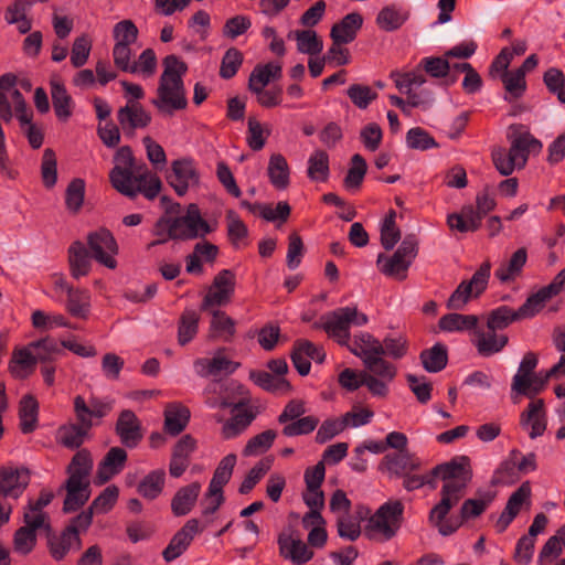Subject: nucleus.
Returning a JSON list of instances; mask_svg holds the SVG:
<instances>
[{"mask_svg":"<svg viewBox=\"0 0 565 565\" xmlns=\"http://www.w3.org/2000/svg\"><path fill=\"white\" fill-rule=\"evenodd\" d=\"M163 72L157 88L158 98L152 100L157 109L172 116L175 110H183L188 106L183 76L188 72V64L174 54L162 60Z\"/></svg>","mask_w":565,"mask_h":565,"instance_id":"obj_1","label":"nucleus"},{"mask_svg":"<svg viewBox=\"0 0 565 565\" xmlns=\"http://www.w3.org/2000/svg\"><path fill=\"white\" fill-rule=\"evenodd\" d=\"M497 202L490 195L489 186L476 195V206L471 204L463 205L458 213H451L447 216V224L451 231L460 233L476 232L481 227L482 218L493 211Z\"/></svg>","mask_w":565,"mask_h":565,"instance_id":"obj_2","label":"nucleus"},{"mask_svg":"<svg viewBox=\"0 0 565 565\" xmlns=\"http://www.w3.org/2000/svg\"><path fill=\"white\" fill-rule=\"evenodd\" d=\"M404 504L401 500H390L382 504L369 519L366 533H379L385 541L393 539L403 522Z\"/></svg>","mask_w":565,"mask_h":565,"instance_id":"obj_3","label":"nucleus"},{"mask_svg":"<svg viewBox=\"0 0 565 565\" xmlns=\"http://www.w3.org/2000/svg\"><path fill=\"white\" fill-rule=\"evenodd\" d=\"M491 264L483 262L470 280H462L447 300L449 310H462L471 298H478L488 287Z\"/></svg>","mask_w":565,"mask_h":565,"instance_id":"obj_4","label":"nucleus"},{"mask_svg":"<svg viewBox=\"0 0 565 565\" xmlns=\"http://www.w3.org/2000/svg\"><path fill=\"white\" fill-rule=\"evenodd\" d=\"M235 286V274L231 269H222L214 276L200 305V310H211L228 305L234 296Z\"/></svg>","mask_w":565,"mask_h":565,"instance_id":"obj_5","label":"nucleus"},{"mask_svg":"<svg viewBox=\"0 0 565 565\" xmlns=\"http://www.w3.org/2000/svg\"><path fill=\"white\" fill-rule=\"evenodd\" d=\"M540 311L534 298L529 296L518 310H513L509 306H500L491 310L488 315L487 328L492 332L503 330L515 321L534 317Z\"/></svg>","mask_w":565,"mask_h":565,"instance_id":"obj_6","label":"nucleus"},{"mask_svg":"<svg viewBox=\"0 0 565 565\" xmlns=\"http://www.w3.org/2000/svg\"><path fill=\"white\" fill-rule=\"evenodd\" d=\"M87 245L92 253V258L96 262L109 269L117 267L115 255L118 254V245L109 230L102 227L89 233L87 235Z\"/></svg>","mask_w":565,"mask_h":565,"instance_id":"obj_7","label":"nucleus"},{"mask_svg":"<svg viewBox=\"0 0 565 565\" xmlns=\"http://www.w3.org/2000/svg\"><path fill=\"white\" fill-rule=\"evenodd\" d=\"M18 77L13 73H6L0 76V118L4 122L9 124L13 118L12 105L9 102L8 93L13 103V108L26 107V100L22 93L15 88Z\"/></svg>","mask_w":565,"mask_h":565,"instance_id":"obj_8","label":"nucleus"},{"mask_svg":"<svg viewBox=\"0 0 565 565\" xmlns=\"http://www.w3.org/2000/svg\"><path fill=\"white\" fill-rule=\"evenodd\" d=\"M115 167L109 172V181L116 191L128 190L126 183L134 181L135 157L129 146L120 147L114 156Z\"/></svg>","mask_w":565,"mask_h":565,"instance_id":"obj_9","label":"nucleus"},{"mask_svg":"<svg viewBox=\"0 0 565 565\" xmlns=\"http://www.w3.org/2000/svg\"><path fill=\"white\" fill-rule=\"evenodd\" d=\"M420 467V459L409 450L386 454L379 465V469L387 472L391 478H401L408 472L419 470Z\"/></svg>","mask_w":565,"mask_h":565,"instance_id":"obj_10","label":"nucleus"},{"mask_svg":"<svg viewBox=\"0 0 565 565\" xmlns=\"http://www.w3.org/2000/svg\"><path fill=\"white\" fill-rule=\"evenodd\" d=\"M117 119L124 134L132 137L136 129L149 126L151 115L139 102L128 100L126 106L118 109Z\"/></svg>","mask_w":565,"mask_h":565,"instance_id":"obj_11","label":"nucleus"},{"mask_svg":"<svg viewBox=\"0 0 565 565\" xmlns=\"http://www.w3.org/2000/svg\"><path fill=\"white\" fill-rule=\"evenodd\" d=\"M203 529L199 526L198 519L188 520L184 525L172 536L168 546L163 550L162 556L166 562H172L182 555L190 546L194 536Z\"/></svg>","mask_w":565,"mask_h":565,"instance_id":"obj_12","label":"nucleus"},{"mask_svg":"<svg viewBox=\"0 0 565 565\" xmlns=\"http://www.w3.org/2000/svg\"><path fill=\"white\" fill-rule=\"evenodd\" d=\"M30 473L26 468H0V494L17 500L28 488Z\"/></svg>","mask_w":565,"mask_h":565,"instance_id":"obj_13","label":"nucleus"},{"mask_svg":"<svg viewBox=\"0 0 565 565\" xmlns=\"http://www.w3.org/2000/svg\"><path fill=\"white\" fill-rule=\"evenodd\" d=\"M115 433L127 448H136L143 438L140 420L130 409L119 413Z\"/></svg>","mask_w":565,"mask_h":565,"instance_id":"obj_14","label":"nucleus"},{"mask_svg":"<svg viewBox=\"0 0 565 565\" xmlns=\"http://www.w3.org/2000/svg\"><path fill=\"white\" fill-rule=\"evenodd\" d=\"M171 169L172 173L167 177V180L179 196L188 192L190 183L199 182V174L189 159L174 160Z\"/></svg>","mask_w":565,"mask_h":565,"instance_id":"obj_15","label":"nucleus"},{"mask_svg":"<svg viewBox=\"0 0 565 565\" xmlns=\"http://www.w3.org/2000/svg\"><path fill=\"white\" fill-rule=\"evenodd\" d=\"M128 455L124 448L111 447L103 460L98 463L95 476V484L103 486L114 476L118 475L125 467Z\"/></svg>","mask_w":565,"mask_h":565,"instance_id":"obj_16","label":"nucleus"},{"mask_svg":"<svg viewBox=\"0 0 565 565\" xmlns=\"http://www.w3.org/2000/svg\"><path fill=\"white\" fill-rule=\"evenodd\" d=\"M277 543L279 555L295 564L307 563L313 557V552L299 537L292 539L291 535L282 532L278 535Z\"/></svg>","mask_w":565,"mask_h":565,"instance_id":"obj_17","label":"nucleus"},{"mask_svg":"<svg viewBox=\"0 0 565 565\" xmlns=\"http://www.w3.org/2000/svg\"><path fill=\"white\" fill-rule=\"evenodd\" d=\"M65 490L66 497L63 502V512L72 513L79 510L90 498V482H78L73 479H66L61 486L60 491Z\"/></svg>","mask_w":565,"mask_h":565,"instance_id":"obj_18","label":"nucleus"},{"mask_svg":"<svg viewBox=\"0 0 565 565\" xmlns=\"http://www.w3.org/2000/svg\"><path fill=\"white\" fill-rule=\"evenodd\" d=\"M323 320V330L332 338H334L339 344L344 345L350 341V321L348 318L347 310L338 308L328 315L321 317Z\"/></svg>","mask_w":565,"mask_h":565,"instance_id":"obj_19","label":"nucleus"},{"mask_svg":"<svg viewBox=\"0 0 565 565\" xmlns=\"http://www.w3.org/2000/svg\"><path fill=\"white\" fill-rule=\"evenodd\" d=\"M211 316L209 339L216 340L221 339L224 342H231L236 333V322L225 311L212 308L207 310Z\"/></svg>","mask_w":565,"mask_h":565,"instance_id":"obj_20","label":"nucleus"},{"mask_svg":"<svg viewBox=\"0 0 565 565\" xmlns=\"http://www.w3.org/2000/svg\"><path fill=\"white\" fill-rule=\"evenodd\" d=\"M47 547L55 561H62L72 548L81 550L82 540L74 533L73 527H65L58 536L49 537Z\"/></svg>","mask_w":565,"mask_h":565,"instance_id":"obj_21","label":"nucleus"},{"mask_svg":"<svg viewBox=\"0 0 565 565\" xmlns=\"http://www.w3.org/2000/svg\"><path fill=\"white\" fill-rule=\"evenodd\" d=\"M125 185L128 190L121 189L118 192L129 199H135L139 193H142L148 200H153L161 190L159 177L151 175L147 181L146 173L137 174L134 177V181H129Z\"/></svg>","mask_w":565,"mask_h":565,"instance_id":"obj_22","label":"nucleus"},{"mask_svg":"<svg viewBox=\"0 0 565 565\" xmlns=\"http://www.w3.org/2000/svg\"><path fill=\"white\" fill-rule=\"evenodd\" d=\"M200 491L201 484L198 481L181 487L171 500L172 514L174 516H183L189 514L198 501Z\"/></svg>","mask_w":565,"mask_h":565,"instance_id":"obj_23","label":"nucleus"},{"mask_svg":"<svg viewBox=\"0 0 565 565\" xmlns=\"http://www.w3.org/2000/svg\"><path fill=\"white\" fill-rule=\"evenodd\" d=\"M67 254L71 276L74 279L87 276L90 271L92 263L85 245L81 241H75L68 247Z\"/></svg>","mask_w":565,"mask_h":565,"instance_id":"obj_24","label":"nucleus"},{"mask_svg":"<svg viewBox=\"0 0 565 565\" xmlns=\"http://www.w3.org/2000/svg\"><path fill=\"white\" fill-rule=\"evenodd\" d=\"M363 25V18L359 12H351L334 23L330 31V38L337 39L345 44L356 39L358 32Z\"/></svg>","mask_w":565,"mask_h":565,"instance_id":"obj_25","label":"nucleus"},{"mask_svg":"<svg viewBox=\"0 0 565 565\" xmlns=\"http://www.w3.org/2000/svg\"><path fill=\"white\" fill-rule=\"evenodd\" d=\"M430 475L443 480L459 479L465 476L472 477L470 458L468 456L455 457L450 461L434 467Z\"/></svg>","mask_w":565,"mask_h":565,"instance_id":"obj_26","label":"nucleus"},{"mask_svg":"<svg viewBox=\"0 0 565 565\" xmlns=\"http://www.w3.org/2000/svg\"><path fill=\"white\" fill-rule=\"evenodd\" d=\"M356 356L364 362L366 358L383 355L384 349L382 343L370 333H360L344 344Z\"/></svg>","mask_w":565,"mask_h":565,"instance_id":"obj_27","label":"nucleus"},{"mask_svg":"<svg viewBox=\"0 0 565 565\" xmlns=\"http://www.w3.org/2000/svg\"><path fill=\"white\" fill-rule=\"evenodd\" d=\"M531 424L530 437L532 439L542 436L546 429V420L544 414V401L536 399L527 405L526 411L521 415V425Z\"/></svg>","mask_w":565,"mask_h":565,"instance_id":"obj_28","label":"nucleus"},{"mask_svg":"<svg viewBox=\"0 0 565 565\" xmlns=\"http://www.w3.org/2000/svg\"><path fill=\"white\" fill-rule=\"evenodd\" d=\"M93 469V458L88 449H79L71 459L66 467L67 479L78 482H89V476Z\"/></svg>","mask_w":565,"mask_h":565,"instance_id":"obj_29","label":"nucleus"},{"mask_svg":"<svg viewBox=\"0 0 565 565\" xmlns=\"http://www.w3.org/2000/svg\"><path fill=\"white\" fill-rule=\"evenodd\" d=\"M267 173L270 183L277 190H285L289 185L290 169L282 154L274 153L270 156Z\"/></svg>","mask_w":565,"mask_h":565,"instance_id":"obj_30","label":"nucleus"},{"mask_svg":"<svg viewBox=\"0 0 565 565\" xmlns=\"http://www.w3.org/2000/svg\"><path fill=\"white\" fill-rule=\"evenodd\" d=\"M527 260V252L525 247L516 249L507 264H502L495 270V277L501 282L513 281L522 274V269Z\"/></svg>","mask_w":565,"mask_h":565,"instance_id":"obj_31","label":"nucleus"},{"mask_svg":"<svg viewBox=\"0 0 565 565\" xmlns=\"http://www.w3.org/2000/svg\"><path fill=\"white\" fill-rule=\"evenodd\" d=\"M39 403L33 395H24L20 401L19 418L20 429L23 434H30L36 429Z\"/></svg>","mask_w":565,"mask_h":565,"instance_id":"obj_32","label":"nucleus"},{"mask_svg":"<svg viewBox=\"0 0 565 565\" xmlns=\"http://www.w3.org/2000/svg\"><path fill=\"white\" fill-rule=\"evenodd\" d=\"M166 472L163 469L150 471L137 486V492L147 500L157 499L163 491Z\"/></svg>","mask_w":565,"mask_h":565,"instance_id":"obj_33","label":"nucleus"},{"mask_svg":"<svg viewBox=\"0 0 565 565\" xmlns=\"http://www.w3.org/2000/svg\"><path fill=\"white\" fill-rule=\"evenodd\" d=\"M423 367L430 373L443 371L448 363V351L443 343H436L430 349L423 350L419 354Z\"/></svg>","mask_w":565,"mask_h":565,"instance_id":"obj_34","label":"nucleus"},{"mask_svg":"<svg viewBox=\"0 0 565 565\" xmlns=\"http://www.w3.org/2000/svg\"><path fill=\"white\" fill-rule=\"evenodd\" d=\"M190 420V411L185 406L171 405L164 411V430L171 436L181 434Z\"/></svg>","mask_w":565,"mask_h":565,"instance_id":"obj_35","label":"nucleus"},{"mask_svg":"<svg viewBox=\"0 0 565 565\" xmlns=\"http://www.w3.org/2000/svg\"><path fill=\"white\" fill-rule=\"evenodd\" d=\"M200 315L193 309H185L178 321V343L182 347L191 342L199 331Z\"/></svg>","mask_w":565,"mask_h":565,"instance_id":"obj_36","label":"nucleus"},{"mask_svg":"<svg viewBox=\"0 0 565 565\" xmlns=\"http://www.w3.org/2000/svg\"><path fill=\"white\" fill-rule=\"evenodd\" d=\"M508 342L509 338L505 334H497L492 331H489V333L478 331L475 345L480 355L490 356L500 352L508 344Z\"/></svg>","mask_w":565,"mask_h":565,"instance_id":"obj_37","label":"nucleus"},{"mask_svg":"<svg viewBox=\"0 0 565 565\" xmlns=\"http://www.w3.org/2000/svg\"><path fill=\"white\" fill-rule=\"evenodd\" d=\"M249 379L260 388L270 393H288L291 391L290 383L285 377H275L266 371L253 370Z\"/></svg>","mask_w":565,"mask_h":565,"instance_id":"obj_38","label":"nucleus"},{"mask_svg":"<svg viewBox=\"0 0 565 565\" xmlns=\"http://www.w3.org/2000/svg\"><path fill=\"white\" fill-rule=\"evenodd\" d=\"M51 95L55 115L58 119L66 120L71 117L72 97L63 83L51 81Z\"/></svg>","mask_w":565,"mask_h":565,"instance_id":"obj_39","label":"nucleus"},{"mask_svg":"<svg viewBox=\"0 0 565 565\" xmlns=\"http://www.w3.org/2000/svg\"><path fill=\"white\" fill-rule=\"evenodd\" d=\"M408 19V12H402L394 4L380 10L376 17L377 26L385 32L398 30Z\"/></svg>","mask_w":565,"mask_h":565,"instance_id":"obj_40","label":"nucleus"},{"mask_svg":"<svg viewBox=\"0 0 565 565\" xmlns=\"http://www.w3.org/2000/svg\"><path fill=\"white\" fill-rule=\"evenodd\" d=\"M537 355L533 352H527L520 363L518 373L513 376L512 391L516 393H524L527 388L529 379L534 375V370L537 365Z\"/></svg>","mask_w":565,"mask_h":565,"instance_id":"obj_41","label":"nucleus"},{"mask_svg":"<svg viewBox=\"0 0 565 565\" xmlns=\"http://www.w3.org/2000/svg\"><path fill=\"white\" fill-rule=\"evenodd\" d=\"M478 324V317L475 315L447 313L438 321V327L443 331H465L472 330Z\"/></svg>","mask_w":565,"mask_h":565,"instance_id":"obj_42","label":"nucleus"},{"mask_svg":"<svg viewBox=\"0 0 565 565\" xmlns=\"http://www.w3.org/2000/svg\"><path fill=\"white\" fill-rule=\"evenodd\" d=\"M29 348L34 350L35 360L40 363L53 362L55 356L64 353L61 343L51 337L33 341Z\"/></svg>","mask_w":565,"mask_h":565,"instance_id":"obj_43","label":"nucleus"},{"mask_svg":"<svg viewBox=\"0 0 565 565\" xmlns=\"http://www.w3.org/2000/svg\"><path fill=\"white\" fill-rule=\"evenodd\" d=\"M367 171L365 159L355 153L351 157L350 168L343 180V185L347 190H359L363 183L364 177Z\"/></svg>","mask_w":565,"mask_h":565,"instance_id":"obj_44","label":"nucleus"},{"mask_svg":"<svg viewBox=\"0 0 565 565\" xmlns=\"http://www.w3.org/2000/svg\"><path fill=\"white\" fill-rule=\"evenodd\" d=\"M274 459L271 456L262 458L247 473L238 488L241 494H248L263 477L270 470Z\"/></svg>","mask_w":565,"mask_h":565,"instance_id":"obj_45","label":"nucleus"},{"mask_svg":"<svg viewBox=\"0 0 565 565\" xmlns=\"http://www.w3.org/2000/svg\"><path fill=\"white\" fill-rule=\"evenodd\" d=\"M377 265L381 266V273L384 275L388 277H401L402 279L406 277V271L411 266L408 259L402 258L397 253H394L391 257L380 254Z\"/></svg>","mask_w":565,"mask_h":565,"instance_id":"obj_46","label":"nucleus"},{"mask_svg":"<svg viewBox=\"0 0 565 565\" xmlns=\"http://www.w3.org/2000/svg\"><path fill=\"white\" fill-rule=\"evenodd\" d=\"M507 95L504 99L508 102L516 100L521 98L526 90V81L522 72L511 71L504 73L503 77L500 78Z\"/></svg>","mask_w":565,"mask_h":565,"instance_id":"obj_47","label":"nucleus"},{"mask_svg":"<svg viewBox=\"0 0 565 565\" xmlns=\"http://www.w3.org/2000/svg\"><path fill=\"white\" fill-rule=\"evenodd\" d=\"M491 158L498 172L501 175L508 177L518 167L519 153L512 151V146L508 151L502 147H498L492 150Z\"/></svg>","mask_w":565,"mask_h":565,"instance_id":"obj_48","label":"nucleus"},{"mask_svg":"<svg viewBox=\"0 0 565 565\" xmlns=\"http://www.w3.org/2000/svg\"><path fill=\"white\" fill-rule=\"evenodd\" d=\"M88 434V431L74 423L63 425L57 430L60 444L68 449L79 448L84 444Z\"/></svg>","mask_w":565,"mask_h":565,"instance_id":"obj_49","label":"nucleus"},{"mask_svg":"<svg viewBox=\"0 0 565 565\" xmlns=\"http://www.w3.org/2000/svg\"><path fill=\"white\" fill-rule=\"evenodd\" d=\"M250 206L252 207L247 209L250 213L259 212V215L267 222L280 221L281 223H285L291 213V207L286 201L277 203V214H274L270 204L250 203Z\"/></svg>","mask_w":565,"mask_h":565,"instance_id":"obj_50","label":"nucleus"},{"mask_svg":"<svg viewBox=\"0 0 565 565\" xmlns=\"http://www.w3.org/2000/svg\"><path fill=\"white\" fill-rule=\"evenodd\" d=\"M308 177L313 181H327L330 168L329 156L324 150H316L308 160Z\"/></svg>","mask_w":565,"mask_h":565,"instance_id":"obj_51","label":"nucleus"},{"mask_svg":"<svg viewBox=\"0 0 565 565\" xmlns=\"http://www.w3.org/2000/svg\"><path fill=\"white\" fill-rule=\"evenodd\" d=\"M564 288L565 268L562 269L547 286L542 287L535 294H532L531 297L534 298L536 306L542 310L545 303L553 297L561 294Z\"/></svg>","mask_w":565,"mask_h":565,"instance_id":"obj_52","label":"nucleus"},{"mask_svg":"<svg viewBox=\"0 0 565 565\" xmlns=\"http://www.w3.org/2000/svg\"><path fill=\"white\" fill-rule=\"evenodd\" d=\"M295 39L297 41V50L300 53L317 55L323 49V42L313 30H297L295 31Z\"/></svg>","mask_w":565,"mask_h":565,"instance_id":"obj_53","label":"nucleus"},{"mask_svg":"<svg viewBox=\"0 0 565 565\" xmlns=\"http://www.w3.org/2000/svg\"><path fill=\"white\" fill-rule=\"evenodd\" d=\"M255 415L248 409H244V412L235 414L223 425V437L225 439L236 437L252 424Z\"/></svg>","mask_w":565,"mask_h":565,"instance_id":"obj_54","label":"nucleus"},{"mask_svg":"<svg viewBox=\"0 0 565 565\" xmlns=\"http://www.w3.org/2000/svg\"><path fill=\"white\" fill-rule=\"evenodd\" d=\"M277 433L274 429H267L252 437L243 449L244 456H254L267 451L274 444Z\"/></svg>","mask_w":565,"mask_h":565,"instance_id":"obj_55","label":"nucleus"},{"mask_svg":"<svg viewBox=\"0 0 565 565\" xmlns=\"http://www.w3.org/2000/svg\"><path fill=\"white\" fill-rule=\"evenodd\" d=\"M85 198V181L81 178L73 179L65 191V204L72 213H78Z\"/></svg>","mask_w":565,"mask_h":565,"instance_id":"obj_56","label":"nucleus"},{"mask_svg":"<svg viewBox=\"0 0 565 565\" xmlns=\"http://www.w3.org/2000/svg\"><path fill=\"white\" fill-rule=\"evenodd\" d=\"M119 497V489L115 484L105 488L90 503L89 509L95 514H105L116 504Z\"/></svg>","mask_w":565,"mask_h":565,"instance_id":"obj_57","label":"nucleus"},{"mask_svg":"<svg viewBox=\"0 0 565 565\" xmlns=\"http://www.w3.org/2000/svg\"><path fill=\"white\" fill-rule=\"evenodd\" d=\"M543 82L547 90L557 96L559 103L565 104V75L562 70L551 67L543 74Z\"/></svg>","mask_w":565,"mask_h":565,"instance_id":"obj_58","label":"nucleus"},{"mask_svg":"<svg viewBox=\"0 0 565 565\" xmlns=\"http://www.w3.org/2000/svg\"><path fill=\"white\" fill-rule=\"evenodd\" d=\"M243 53L236 47H230L221 62L220 76L224 79L233 78L243 64Z\"/></svg>","mask_w":565,"mask_h":565,"instance_id":"obj_59","label":"nucleus"},{"mask_svg":"<svg viewBox=\"0 0 565 565\" xmlns=\"http://www.w3.org/2000/svg\"><path fill=\"white\" fill-rule=\"evenodd\" d=\"M172 226L175 231L178 241H191L195 238H204L209 233L203 232L196 224L180 217H172Z\"/></svg>","mask_w":565,"mask_h":565,"instance_id":"obj_60","label":"nucleus"},{"mask_svg":"<svg viewBox=\"0 0 565 565\" xmlns=\"http://www.w3.org/2000/svg\"><path fill=\"white\" fill-rule=\"evenodd\" d=\"M384 349V353L394 360L404 358L408 352V339L405 334L386 335L381 342Z\"/></svg>","mask_w":565,"mask_h":565,"instance_id":"obj_61","label":"nucleus"},{"mask_svg":"<svg viewBox=\"0 0 565 565\" xmlns=\"http://www.w3.org/2000/svg\"><path fill=\"white\" fill-rule=\"evenodd\" d=\"M41 174L46 188H53L57 181V161L53 149L46 148L43 152Z\"/></svg>","mask_w":565,"mask_h":565,"instance_id":"obj_62","label":"nucleus"},{"mask_svg":"<svg viewBox=\"0 0 565 565\" xmlns=\"http://www.w3.org/2000/svg\"><path fill=\"white\" fill-rule=\"evenodd\" d=\"M114 63L122 72L137 73L138 64L131 62L132 51L130 44L115 43L113 49Z\"/></svg>","mask_w":565,"mask_h":565,"instance_id":"obj_63","label":"nucleus"},{"mask_svg":"<svg viewBox=\"0 0 565 565\" xmlns=\"http://www.w3.org/2000/svg\"><path fill=\"white\" fill-rule=\"evenodd\" d=\"M347 94L351 102L360 109H365L367 106L377 98V93L372 90L367 85L352 84Z\"/></svg>","mask_w":565,"mask_h":565,"instance_id":"obj_64","label":"nucleus"}]
</instances>
